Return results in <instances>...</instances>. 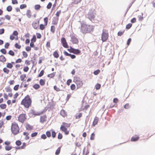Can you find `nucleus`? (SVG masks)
<instances>
[{
  "label": "nucleus",
  "mask_w": 155,
  "mask_h": 155,
  "mask_svg": "<svg viewBox=\"0 0 155 155\" xmlns=\"http://www.w3.org/2000/svg\"><path fill=\"white\" fill-rule=\"evenodd\" d=\"M36 37L35 35H34L32 38L31 39V42H35L36 41Z\"/></svg>",
  "instance_id": "29"
},
{
  "label": "nucleus",
  "mask_w": 155,
  "mask_h": 155,
  "mask_svg": "<svg viewBox=\"0 0 155 155\" xmlns=\"http://www.w3.org/2000/svg\"><path fill=\"white\" fill-rule=\"evenodd\" d=\"M44 71L43 70H42L40 73L38 75V77H42L44 74Z\"/></svg>",
  "instance_id": "34"
},
{
  "label": "nucleus",
  "mask_w": 155,
  "mask_h": 155,
  "mask_svg": "<svg viewBox=\"0 0 155 155\" xmlns=\"http://www.w3.org/2000/svg\"><path fill=\"white\" fill-rule=\"evenodd\" d=\"M3 71L5 73L7 74H8L9 72V70L6 68H5L3 69Z\"/></svg>",
  "instance_id": "36"
},
{
  "label": "nucleus",
  "mask_w": 155,
  "mask_h": 155,
  "mask_svg": "<svg viewBox=\"0 0 155 155\" xmlns=\"http://www.w3.org/2000/svg\"><path fill=\"white\" fill-rule=\"evenodd\" d=\"M8 54L12 56H14L15 55V53L12 50H10L8 52Z\"/></svg>",
  "instance_id": "33"
},
{
  "label": "nucleus",
  "mask_w": 155,
  "mask_h": 155,
  "mask_svg": "<svg viewBox=\"0 0 155 155\" xmlns=\"http://www.w3.org/2000/svg\"><path fill=\"white\" fill-rule=\"evenodd\" d=\"M60 114L64 117L67 115L66 112L64 110H61L60 112Z\"/></svg>",
  "instance_id": "15"
},
{
  "label": "nucleus",
  "mask_w": 155,
  "mask_h": 155,
  "mask_svg": "<svg viewBox=\"0 0 155 155\" xmlns=\"http://www.w3.org/2000/svg\"><path fill=\"white\" fill-rule=\"evenodd\" d=\"M31 100L28 95H27L23 99L21 102V104L23 105L26 108H28L31 106Z\"/></svg>",
  "instance_id": "2"
},
{
  "label": "nucleus",
  "mask_w": 155,
  "mask_h": 155,
  "mask_svg": "<svg viewBox=\"0 0 155 155\" xmlns=\"http://www.w3.org/2000/svg\"><path fill=\"white\" fill-rule=\"evenodd\" d=\"M33 87L36 90L39 89L40 87V85L37 84H35L33 86Z\"/></svg>",
  "instance_id": "22"
},
{
  "label": "nucleus",
  "mask_w": 155,
  "mask_h": 155,
  "mask_svg": "<svg viewBox=\"0 0 155 155\" xmlns=\"http://www.w3.org/2000/svg\"><path fill=\"white\" fill-rule=\"evenodd\" d=\"M79 78H77L76 79H74V80L75 81V82L77 86V88L78 89L81 87L83 85L82 81H81L79 80Z\"/></svg>",
  "instance_id": "5"
},
{
  "label": "nucleus",
  "mask_w": 155,
  "mask_h": 155,
  "mask_svg": "<svg viewBox=\"0 0 155 155\" xmlns=\"http://www.w3.org/2000/svg\"><path fill=\"white\" fill-rule=\"evenodd\" d=\"M19 87V85L17 84L15 86V87H14V90L15 91H17Z\"/></svg>",
  "instance_id": "56"
},
{
  "label": "nucleus",
  "mask_w": 155,
  "mask_h": 155,
  "mask_svg": "<svg viewBox=\"0 0 155 155\" xmlns=\"http://www.w3.org/2000/svg\"><path fill=\"white\" fill-rule=\"evenodd\" d=\"M6 107V105L5 104H2L0 105V107L2 109H5Z\"/></svg>",
  "instance_id": "31"
},
{
  "label": "nucleus",
  "mask_w": 155,
  "mask_h": 155,
  "mask_svg": "<svg viewBox=\"0 0 155 155\" xmlns=\"http://www.w3.org/2000/svg\"><path fill=\"white\" fill-rule=\"evenodd\" d=\"M124 32V31H119L118 33V36H121L122 35Z\"/></svg>",
  "instance_id": "62"
},
{
  "label": "nucleus",
  "mask_w": 155,
  "mask_h": 155,
  "mask_svg": "<svg viewBox=\"0 0 155 155\" xmlns=\"http://www.w3.org/2000/svg\"><path fill=\"white\" fill-rule=\"evenodd\" d=\"M71 90H73L75 89V86L74 84H72L71 86Z\"/></svg>",
  "instance_id": "55"
},
{
  "label": "nucleus",
  "mask_w": 155,
  "mask_h": 155,
  "mask_svg": "<svg viewBox=\"0 0 155 155\" xmlns=\"http://www.w3.org/2000/svg\"><path fill=\"white\" fill-rule=\"evenodd\" d=\"M108 34L103 31V33L101 35V39L103 42L106 41L108 38Z\"/></svg>",
  "instance_id": "6"
},
{
  "label": "nucleus",
  "mask_w": 155,
  "mask_h": 155,
  "mask_svg": "<svg viewBox=\"0 0 155 155\" xmlns=\"http://www.w3.org/2000/svg\"><path fill=\"white\" fill-rule=\"evenodd\" d=\"M29 70V68L28 66H25L24 68L23 71H24L27 72Z\"/></svg>",
  "instance_id": "54"
},
{
  "label": "nucleus",
  "mask_w": 155,
  "mask_h": 155,
  "mask_svg": "<svg viewBox=\"0 0 155 155\" xmlns=\"http://www.w3.org/2000/svg\"><path fill=\"white\" fill-rule=\"evenodd\" d=\"M100 72V70L98 69L96 71H95L93 73L94 75H97L98 74H99V73Z\"/></svg>",
  "instance_id": "38"
},
{
  "label": "nucleus",
  "mask_w": 155,
  "mask_h": 155,
  "mask_svg": "<svg viewBox=\"0 0 155 155\" xmlns=\"http://www.w3.org/2000/svg\"><path fill=\"white\" fill-rule=\"evenodd\" d=\"M15 144L17 146H19L21 144V142L20 140H18L16 141Z\"/></svg>",
  "instance_id": "44"
},
{
  "label": "nucleus",
  "mask_w": 155,
  "mask_h": 155,
  "mask_svg": "<svg viewBox=\"0 0 155 155\" xmlns=\"http://www.w3.org/2000/svg\"><path fill=\"white\" fill-rule=\"evenodd\" d=\"M53 55L54 58H58L59 56V55L56 51L54 52Z\"/></svg>",
  "instance_id": "23"
},
{
  "label": "nucleus",
  "mask_w": 155,
  "mask_h": 155,
  "mask_svg": "<svg viewBox=\"0 0 155 155\" xmlns=\"http://www.w3.org/2000/svg\"><path fill=\"white\" fill-rule=\"evenodd\" d=\"M5 90L7 92H11L12 91V89L10 87H6L5 88Z\"/></svg>",
  "instance_id": "39"
},
{
  "label": "nucleus",
  "mask_w": 155,
  "mask_h": 155,
  "mask_svg": "<svg viewBox=\"0 0 155 155\" xmlns=\"http://www.w3.org/2000/svg\"><path fill=\"white\" fill-rule=\"evenodd\" d=\"M61 43L62 45L64 48H68L69 46L66 42L65 38H64L62 37L61 39Z\"/></svg>",
  "instance_id": "7"
},
{
  "label": "nucleus",
  "mask_w": 155,
  "mask_h": 155,
  "mask_svg": "<svg viewBox=\"0 0 155 155\" xmlns=\"http://www.w3.org/2000/svg\"><path fill=\"white\" fill-rule=\"evenodd\" d=\"M62 125L67 128L69 127L71 125V124L70 123L68 124L65 122H63Z\"/></svg>",
  "instance_id": "21"
},
{
  "label": "nucleus",
  "mask_w": 155,
  "mask_h": 155,
  "mask_svg": "<svg viewBox=\"0 0 155 155\" xmlns=\"http://www.w3.org/2000/svg\"><path fill=\"white\" fill-rule=\"evenodd\" d=\"M96 90H99L101 87V85L100 84H97L95 86Z\"/></svg>",
  "instance_id": "43"
},
{
  "label": "nucleus",
  "mask_w": 155,
  "mask_h": 155,
  "mask_svg": "<svg viewBox=\"0 0 155 155\" xmlns=\"http://www.w3.org/2000/svg\"><path fill=\"white\" fill-rule=\"evenodd\" d=\"M82 116V114L81 113H79L78 114H77L76 115V119H79Z\"/></svg>",
  "instance_id": "32"
},
{
  "label": "nucleus",
  "mask_w": 155,
  "mask_h": 155,
  "mask_svg": "<svg viewBox=\"0 0 155 155\" xmlns=\"http://www.w3.org/2000/svg\"><path fill=\"white\" fill-rule=\"evenodd\" d=\"M44 20L45 22V25L46 26L48 24V18L47 17L45 18Z\"/></svg>",
  "instance_id": "41"
},
{
  "label": "nucleus",
  "mask_w": 155,
  "mask_h": 155,
  "mask_svg": "<svg viewBox=\"0 0 155 155\" xmlns=\"http://www.w3.org/2000/svg\"><path fill=\"white\" fill-rule=\"evenodd\" d=\"M25 115L24 114H21L18 117V120L19 122L23 123L26 119Z\"/></svg>",
  "instance_id": "8"
},
{
  "label": "nucleus",
  "mask_w": 155,
  "mask_h": 155,
  "mask_svg": "<svg viewBox=\"0 0 155 155\" xmlns=\"http://www.w3.org/2000/svg\"><path fill=\"white\" fill-rule=\"evenodd\" d=\"M64 53L65 55L70 56L72 59H74L76 58V56L75 55L68 53L65 51H64Z\"/></svg>",
  "instance_id": "10"
},
{
  "label": "nucleus",
  "mask_w": 155,
  "mask_h": 155,
  "mask_svg": "<svg viewBox=\"0 0 155 155\" xmlns=\"http://www.w3.org/2000/svg\"><path fill=\"white\" fill-rule=\"evenodd\" d=\"M132 24L129 23L126 26V28L127 29H129L132 26Z\"/></svg>",
  "instance_id": "46"
},
{
  "label": "nucleus",
  "mask_w": 155,
  "mask_h": 155,
  "mask_svg": "<svg viewBox=\"0 0 155 155\" xmlns=\"http://www.w3.org/2000/svg\"><path fill=\"white\" fill-rule=\"evenodd\" d=\"M12 8L11 6L9 5L6 8V10L8 12H10L12 11Z\"/></svg>",
  "instance_id": "28"
},
{
  "label": "nucleus",
  "mask_w": 155,
  "mask_h": 155,
  "mask_svg": "<svg viewBox=\"0 0 155 155\" xmlns=\"http://www.w3.org/2000/svg\"><path fill=\"white\" fill-rule=\"evenodd\" d=\"M6 67L7 68H11L13 67V65L10 63H8L6 65Z\"/></svg>",
  "instance_id": "37"
},
{
  "label": "nucleus",
  "mask_w": 155,
  "mask_h": 155,
  "mask_svg": "<svg viewBox=\"0 0 155 155\" xmlns=\"http://www.w3.org/2000/svg\"><path fill=\"white\" fill-rule=\"evenodd\" d=\"M51 31L54 33L55 31V27L54 26H52L51 27Z\"/></svg>",
  "instance_id": "50"
},
{
  "label": "nucleus",
  "mask_w": 155,
  "mask_h": 155,
  "mask_svg": "<svg viewBox=\"0 0 155 155\" xmlns=\"http://www.w3.org/2000/svg\"><path fill=\"white\" fill-rule=\"evenodd\" d=\"M27 7V5L26 4H22L20 6V8L21 9H23Z\"/></svg>",
  "instance_id": "49"
},
{
  "label": "nucleus",
  "mask_w": 155,
  "mask_h": 155,
  "mask_svg": "<svg viewBox=\"0 0 155 155\" xmlns=\"http://www.w3.org/2000/svg\"><path fill=\"white\" fill-rule=\"evenodd\" d=\"M54 75H55L53 73H52L48 74L47 76H48V77L49 78H53L54 77Z\"/></svg>",
  "instance_id": "52"
},
{
  "label": "nucleus",
  "mask_w": 155,
  "mask_h": 155,
  "mask_svg": "<svg viewBox=\"0 0 155 155\" xmlns=\"http://www.w3.org/2000/svg\"><path fill=\"white\" fill-rule=\"evenodd\" d=\"M41 8V6L40 5H36L35 6L34 8L35 10H39Z\"/></svg>",
  "instance_id": "26"
},
{
  "label": "nucleus",
  "mask_w": 155,
  "mask_h": 155,
  "mask_svg": "<svg viewBox=\"0 0 155 155\" xmlns=\"http://www.w3.org/2000/svg\"><path fill=\"white\" fill-rule=\"evenodd\" d=\"M12 148V147L11 146H6L5 147V150H6L9 151Z\"/></svg>",
  "instance_id": "40"
},
{
  "label": "nucleus",
  "mask_w": 155,
  "mask_h": 155,
  "mask_svg": "<svg viewBox=\"0 0 155 155\" xmlns=\"http://www.w3.org/2000/svg\"><path fill=\"white\" fill-rule=\"evenodd\" d=\"M0 52L3 54H6V51L4 48H2L0 50Z\"/></svg>",
  "instance_id": "35"
},
{
  "label": "nucleus",
  "mask_w": 155,
  "mask_h": 155,
  "mask_svg": "<svg viewBox=\"0 0 155 155\" xmlns=\"http://www.w3.org/2000/svg\"><path fill=\"white\" fill-rule=\"evenodd\" d=\"M94 27L84 24H81V31L83 33H86L92 31Z\"/></svg>",
  "instance_id": "1"
},
{
  "label": "nucleus",
  "mask_w": 155,
  "mask_h": 155,
  "mask_svg": "<svg viewBox=\"0 0 155 155\" xmlns=\"http://www.w3.org/2000/svg\"><path fill=\"white\" fill-rule=\"evenodd\" d=\"M11 131L12 133L15 135L17 134L19 132V128L16 123H12V125Z\"/></svg>",
  "instance_id": "3"
},
{
  "label": "nucleus",
  "mask_w": 155,
  "mask_h": 155,
  "mask_svg": "<svg viewBox=\"0 0 155 155\" xmlns=\"http://www.w3.org/2000/svg\"><path fill=\"white\" fill-rule=\"evenodd\" d=\"M24 58H27L28 57V54L25 51L22 52Z\"/></svg>",
  "instance_id": "53"
},
{
  "label": "nucleus",
  "mask_w": 155,
  "mask_h": 155,
  "mask_svg": "<svg viewBox=\"0 0 155 155\" xmlns=\"http://www.w3.org/2000/svg\"><path fill=\"white\" fill-rule=\"evenodd\" d=\"M30 114H32L35 116L40 115L41 113L37 112L33 110H31L30 111Z\"/></svg>",
  "instance_id": "11"
},
{
  "label": "nucleus",
  "mask_w": 155,
  "mask_h": 155,
  "mask_svg": "<svg viewBox=\"0 0 155 155\" xmlns=\"http://www.w3.org/2000/svg\"><path fill=\"white\" fill-rule=\"evenodd\" d=\"M72 80L71 79H68L67 81V85H69L70 84Z\"/></svg>",
  "instance_id": "61"
},
{
  "label": "nucleus",
  "mask_w": 155,
  "mask_h": 155,
  "mask_svg": "<svg viewBox=\"0 0 155 155\" xmlns=\"http://www.w3.org/2000/svg\"><path fill=\"white\" fill-rule=\"evenodd\" d=\"M52 5V4L51 3V2H49L47 6V8L48 9H50L51 8Z\"/></svg>",
  "instance_id": "47"
},
{
  "label": "nucleus",
  "mask_w": 155,
  "mask_h": 155,
  "mask_svg": "<svg viewBox=\"0 0 155 155\" xmlns=\"http://www.w3.org/2000/svg\"><path fill=\"white\" fill-rule=\"evenodd\" d=\"M26 127L27 130H31L33 129L32 126L28 124H26Z\"/></svg>",
  "instance_id": "19"
},
{
  "label": "nucleus",
  "mask_w": 155,
  "mask_h": 155,
  "mask_svg": "<svg viewBox=\"0 0 155 155\" xmlns=\"http://www.w3.org/2000/svg\"><path fill=\"white\" fill-rule=\"evenodd\" d=\"M46 134L48 137H50L51 136V133L49 131H47L46 132Z\"/></svg>",
  "instance_id": "57"
},
{
  "label": "nucleus",
  "mask_w": 155,
  "mask_h": 155,
  "mask_svg": "<svg viewBox=\"0 0 155 155\" xmlns=\"http://www.w3.org/2000/svg\"><path fill=\"white\" fill-rule=\"evenodd\" d=\"M60 130L64 132L67 130V128L63 125H61L60 127Z\"/></svg>",
  "instance_id": "18"
},
{
  "label": "nucleus",
  "mask_w": 155,
  "mask_h": 155,
  "mask_svg": "<svg viewBox=\"0 0 155 155\" xmlns=\"http://www.w3.org/2000/svg\"><path fill=\"white\" fill-rule=\"evenodd\" d=\"M94 136H95V134H94V133H92L91 134V137H90L91 140H93L94 139Z\"/></svg>",
  "instance_id": "59"
},
{
  "label": "nucleus",
  "mask_w": 155,
  "mask_h": 155,
  "mask_svg": "<svg viewBox=\"0 0 155 155\" xmlns=\"http://www.w3.org/2000/svg\"><path fill=\"white\" fill-rule=\"evenodd\" d=\"M60 150H61V147H59L56 150L55 152V154L57 155H58L60 153Z\"/></svg>",
  "instance_id": "30"
},
{
  "label": "nucleus",
  "mask_w": 155,
  "mask_h": 155,
  "mask_svg": "<svg viewBox=\"0 0 155 155\" xmlns=\"http://www.w3.org/2000/svg\"><path fill=\"white\" fill-rule=\"evenodd\" d=\"M15 47L16 48L19 49L21 48V46L20 45H19L17 43H16L15 44Z\"/></svg>",
  "instance_id": "48"
},
{
  "label": "nucleus",
  "mask_w": 155,
  "mask_h": 155,
  "mask_svg": "<svg viewBox=\"0 0 155 155\" xmlns=\"http://www.w3.org/2000/svg\"><path fill=\"white\" fill-rule=\"evenodd\" d=\"M60 130L64 132L67 130V128L63 125H61L60 127Z\"/></svg>",
  "instance_id": "17"
},
{
  "label": "nucleus",
  "mask_w": 155,
  "mask_h": 155,
  "mask_svg": "<svg viewBox=\"0 0 155 155\" xmlns=\"http://www.w3.org/2000/svg\"><path fill=\"white\" fill-rule=\"evenodd\" d=\"M81 51L80 50H79L78 49H75L74 54H79L81 53Z\"/></svg>",
  "instance_id": "24"
},
{
  "label": "nucleus",
  "mask_w": 155,
  "mask_h": 155,
  "mask_svg": "<svg viewBox=\"0 0 155 155\" xmlns=\"http://www.w3.org/2000/svg\"><path fill=\"white\" fill-rule=\"evenodd\" d=\"M45 25L41 24L40 25V29L41 30H43L45 28Z\"/></svg>",
  "instance_id": "51"
},
{
  "label": "nucleus",
  "mask_w": 155,
  "mask_h": 155,
  "mask_svg": "<svg viewBox=\"0 0 155 155\" xmlns=\"http://www.w3.org/2000/svg\"><path fill=\"white\" fill-rule=\"evenodd\" d=\"M0 58L2 62H5L6 61L5 57L3 55H2L0 56Z\"/></svg>",
  "instance_id": "25"
},
{
  "label": "nucleus",
  "mask_w": 155,
  "mask_h": 155,
  "mask_svg": "<svg viewBox=\"0 0 155 155\" xmlns=\"http://www.w3.org/2000/svg\"><path fill=\"white\" fill-rule=\"evenodd\" d=\"M46 117L45 116H41L40 117V121L41 123H43L45 120L46 119Z\"/></svg>",
  "instance_id": "16"
},
{
  "label": "nucleus",
  "mask_w": 155,
  "mask_h": 155,
  "mask_svg": "<svg viewBox=\"0 0 155 155\" xmlns=\"http://www.w3.org/2000/svg\"><path fill=\"white\" fill-rule=\"evenodd\" d=\"M36 35H37V38L40 39L41 38V35L40 33H37L36 34Z\"/></svg>",
  "instance_id": "63"
},
{
  "label": "nucleus",
  "mask_w": 155,
  "mask_h": 155,
  "mask_svg": "<svg viewBox=\"0 0 155 155\" xmlns=\"http://www.w3.org/2000/svg\"><path fill=\"white\" fill-rule=\"evenodd\" d=\"M32 26L35 29H37L38 27V24L35 21H34L32 24Z\"/></svg>",
  "instance_id": "12"
},
{
  "label": "nucleus",
  "mask_w": 155,
  "mask_h": 155,
  "mask_svg": "<svg viewBox=\"0 0 155 155\" xmlns=\"http://www.w3.org/2000/svg\"><path fill=\"white\" fill-rule=\"evenodd\" d=\"M12 116L11 115H8L6 117V119L7 120H8L11 119Z\"/></svg>",
  "instance_id": "64"
},
{
  "label": "nucleus",
  "mask_w": 155,
  "mask_h": 155,
  "mask_svg": "<svg viewBox=\"0 0 155 155\" xmlns=\"http://www.w3.org/2000/svg\"><path fill=\"white\" fill-rule=\"evenodd\" d=\"M52 135L53 138H54L56 136V133L54 131H52Z\"/></svg>",
  "instance_id": "60"
},
{
  "label": "nucleus",
  "mask_w": 155,
  "mask_h": 155,
  "mask_svg": "<svg viewBox=\"0 0 155 155\" xmlns=\"http://www.w3.org/2000/svg\"><path fill=\"white\" fill-rule=\"evenodd\" d=\"M37 134L38 133L36 132L33 133L31 134V137H34L36 136L37 135Z\"/></svg>",
  "instance_id": "58"
},
{
  "label": "nucleus",
  "mask_w": 155,
  "mask_h": 155,
  "mask_svg": "<svg viewBox=\"0 0 155 155\" xmlns=\"http://www.w3.org/2000/svg\"><path fill=\"white\" fill-rule=\"evenodd\" d=\"M71 41L73 44H77L78 42V39L74 36H71Z\"/></svg>",
  "instance_id": "9"
},
{
  "label": "nucleus",
  "mask_w": 155,
  "mask_h": 155,
  "mask_svg": "<svg viewBox=\"0 0 155 155\" xmlns=\"http://www.w3.org/2000/svg\"><path fill=\"white\" fill-rule=\"evenodd\" d=\"M139 138V137H132L131 139V140L132 141H136Z\"/></svg>",
  "instance_id": "20"
},
{
  "label": "nucleus",
  "mask_w": 155,
  "mask_h": 155,
  "mask_svg": "<svg viewBox=\"0 0 155 155\" xmlns=\"http://www.w3.org/2000/svg\"><path fill=\"white\" fill-rule=\"evenodd\" d=\"M40 84L41 86H43L45 84V80L41 79L40 81Z\"/></svg>",
  "instance_id": "27"
},
{
  "label": "nucleus",
  "mask_w": 155,
  "mask_h": 155,
  "mask_svg": "<svg viewBox=\"0 0 155 155\" xmlns=\"http://www.w3.org/2000/svg\"><path fill=\"white\" fill-rule=\"evenodd\" d=\"M98 121V118L97 117H96L94 118L92 125L93 126H95L96 124H97Z\"/></svg>",
  "instance_id": "13"
},
{
  "label": "nucleus",
  "mask_w": 155,
  "mask_h": 155,
  "mask_svg": "<svg viewBox=\"0 0 155 155\" xmlns=\"http://www.w3.org/2000/svg\"><path fill=\"white\" fill-rule=\"evenodd\" d=\"M63 137V136L62 134L61 133H59L58 134V139H62Z\"/></svg>",
  "instance_id": "45"
},
{
  "label": "nucleus",
  "mask_w": 155,
  "mask_h": 155,
  "mask_svg": "<svg viewBox=\"0 0 155 155\" xmlns=\"http://www.w3.org/2000/svg\"><path fill=\"white\" fill-rule=\"evenodd\" d=\"M87 16V17L92 21L94 20L95 14L93 12L92 10H91L89 11Z\"/></svg>",
  "instance_id": "4"
},
{
  "label": "nucleus",
  "mask_w": 155,
  "mask_h": 155,
  "mask_svg": "<svg viewBox=\"0 0 155 155\" xmlns=\"http://www.w3.org/2000/svg\"><path fill=\"white\" fill-rule=\"evenodd\" d=\"M26 15L28 18H31V12L30 10H27Z\"/></svg>",
  "instance_id": "14"
},
{
  "label": "nucleus",
  "mask_w": 155,
  "mask_h": 155,
  "mask_svg": "<svg viewBox=\"0 0 155 155\" xmlns=\"http://www.w3.org/2000/svg\"><path fill=\"white\" fill-rule=\"evenodd\" d=\"M26 75L25 74L21 75L20 76V78L21 81H23L26 77Z\"/></svg>",
  "instance_id": "42"
}]
</instances>
